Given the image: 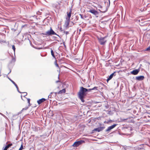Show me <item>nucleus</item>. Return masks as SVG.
I'll return each instance as SVG.
<instances>
[{
  "instance_id": "473e14b6",
  "label": "nucleus",
  "mask_w": 150,
  "mask_h": 150,
  "mask_svg": "<svg viewBox=\"0 0 150 150\" xmlns=\"http://www.w3.org/2000/svg\"><path fill=\"white\" fill-rule=\"evenodd\" d=\"M57 71H58V72H59V73H60V70H59V71L57 70Z\"/></svg>"
},
{
  "instance_id": "0eeeda50",
  "label": "nucleus",
  "mask_w": 150,
  "mask_h": 150,
  "mask_svg": "<svg viewBox=\"0 0 150 150\" xmlns=\"http://www.w3.org/2000/svg\"><path fill=\"white\" fill-rule=\"evenodd\" d=\"M117 125V124H115L110 127H109L108 128V129L106 130V131L107 132H108L110 131V130L113 129V128L115 127Z\"/></svg>"
},
{
  "instance_id": "f8f14e48",
  "label": "nucleus",
  "mask_w": 150,
  "mask_h": 150,
  "mask_svg": "<svg viewBox=\"0 0 150 150\" xmlns=\"http://www.w3.org/2000/svg\"><path fill=\"white\" fill-rule=\"evenodd\" d=\"M71 9L69 12H67V17L66 18V19H70L71 16Z\"/></svg>"
},
{
  "instance_id": "a211bd4d",
  "label": "nucleus",
  "mask_w": 150,
  "mask_h": 150,
  "mask_svg": "<svg viewBox=\"0 0 150 150\" xmlns=\"http://www.w3.org/2000/svg\"><path fill=\"white\" fill-rule=\"evenodd\" d=\"M53 93H54L55 94V95H56L57 93H54V92H51L50 94V95H49V96H48V98H51L52 97V95H51V94H52Z\"/></svg>"
},
{
  "instance_id": "a878e982",
  "label": "nucleus",
  "mask_w": 150,
  "mask_h": 150,
  "mask_svg": "<svg viewBox=\"0 0 150 150\" xmlns=\"http://www.w3.org/2000/svg\"><path fill=\"white\" fill-rule=\"evenodd\" d=\"M23 93L24 94V96H26L27 94V93L26 92H24Z\"/></svg>"
},
{
  "instance_id": "4be33fe9",
  "label": "nucleus",
  "mask_w": 150,
  "mask_h": 150,
  "mask_svg": "<svg viewBox=\"0 0 150 150\" xmlns=\"http://www.w3.org/2000/svg\"><path fill=\"white\" fill-rule=\"evenodd\" d=\"M16 88H17V91H18V92L20 93H21V92H20L19 91V89H18V86H17V87H16Z\"/></svg>"
},
{
  "instance_id": "20e7f679",
  "label": "nucleus",
  "mask_w": 150,
  "mask_h": 150,
  "mask_svg": "<svg viewBox=\"0 0 150 150\" xmlns=\"http://www.w3.org/2000/svg\"><path fill=\"white\" fill-rule=\"evenodd\" d=\"M84 142V141L80 140L75 142L73 144V146L74 147H77L81 145L82 143Z\"/></svg>"
},
{
  "instance_id": "f257e3e1",
  "label": "nucleus",
  "mask_w": 150,
  "mask_h": 150,
  "mask_svg": "<svg viewBox=\"0 0 150 150\" xmlns=\"http://www.w3.org/2000/svg\"><path fill=\"white\" fill-rule=\"evenodd\" d=\"M97 88L98 87H94L92 88L88 89L83 87H81L78 93V97L81 101L83 103L84 102V98L86 95V92L93 90H98Z\"/></svg>"
},
{
  "instance_id": "f03ea898",
  "label": "nucleus",
  "mask_w": 150,
  "mask_h": 150,
  "mask_svg": "<svg viewBox=\"0 0 150 150\" xmlns=\"http://www.w3.org/2000/svg\"><path fill=\"white\" fill-rule=\"evenodd\" d=\"M43 35H45L50 36L51 35H56L58 36H59L52 29V28H50V30H48L45 33H42V34Z\"/></svg>"
},
{
  "instance_id": "5701e85b",
  "label": "nucleus",
  "mask_w": 150,
  "mask_h": 150,
  "mask_svg": "<svg viewBox=\"0 0 150 150\" xmlns=\"http://www.w3.org/2000/svg\"><path fill=\"white\" fill-rule=\"evenodd\" d=\"M64 33H65L66 35H67L69 33L68 32V31H64Z\"/></svg>"
},
{
  "instance_id": "f704fd0d",
  "label": "nucleus",
  "mask_w": 150,
  "mask_h": 150,
  "mask_svg": "<svg viewBox=\"0 0 150 150\" xmlns=\"http://www.w3.org/2000/svg\"><path fill=\"white\" fill-rule=\"evenodd\" d=\"M1 76V71L0 72V76Z\"/></svg>"
},
{
  "instance_id": "7c9ffc66",
  "label": "nucleus",
  "mask_w": 150,
  "mask_h": 150,
  "mask_svg": "<svg viewBox=\"0 0 150 150\" xmlns=\"http://www.w3.org/2000/svg\"><path fill=\"white\" fill-rule=\"evenodd\" d=\"M60 82V81H59V80H58V81H56V83H58V82Z\"/></svg>"
},
{
  "instance_id": "aec40b11",
  "label": "nucleus",
  "mask_w": 150,
  "mask_h": 150,
  "mask_svg": "<svg viewBox=\"0 0 150 150\" xmlns=\"http://www.w3.org/2000/svg\"><path fill=\"white\" fill-rule=\"evenodd\" d=\"M54 64H55V66L57 67H58V68H59V65H58V64L57 63V62H56V61L55 62H54Z\"/></svg>"
},
{
  "instance_id": "9d476101",
  "label": "nucleus",
  "mask_w": 150,
  "mask_h": 150,
  "mask_svg": "<svg viewBox=\"0 0 150 150\" xmlns=\"http://www.w3.org/2000/svg\"><path fill=\"white\" fill-rule=\"evenodd\" d=\"M46 100V99L44 98H42L39 100L37 101V103L38 104H40L42 103L45 101Z\"/></svg>"
},
{
  "instance_id": "dca6fc26",
  "label": "nucleus",
  "mask_w": 150,
  "mask_h": 150,
  "mask_svg": "<svg viewBox=\"0 0 150 150\" xmlns=\"http://www.w3.org/2000/svg\"><path fill=\"white\" fill-rule=\"evenodd\" d=\"M12 145V144H10L6 146L4 150H7L8 148L10 146H11Z\"/></svg>"
},
{
  "instance_id": "c9c22d12",
  "label": "nucleus",
  "mask_w": 150,
  "mask_h": 150,
  "mask_svg": "<svg viewBox=\"0 0 150 150\" xmlns=\"http://www.w3.org/2000/svg\"><path fill=\"white\" fill-rule=\"evenodd\" d=\"M2 42H5V41H2Z\"/></svg>"
},
{
  "instance_id": "6e6552de",
  "label": "nucleus",
  "mask_w": 150,
  "mask_h": 150,
  "mask_svg": "<svg viewBox=\"0 0 150 150\" xmlns=\"http://www.w3.org/2000/svg\"><path fill=\"white\" fill-rule=\"evenodd\" d=\"M89 12L95 15H97L98 14V12L95 10L93 9L90 10L89 11Z\"/></svg>"
},
{
  "instance_id": "ddd939ff",
  "label": "nucleus",
  "mask_w": 150,
  "mask_h": 150,
  "mask_svg": "<svg viewBox=\"0 0 150 150\" xmlns=\"http://www.w3.org/2000/svg\"><path fill=\"white\" fill-rule=\"evenodd\" d=\"M115 73V72H114L107 79V81L108 82L110 80L112 79V78L114 74Z\"/></svg>"
},
{
  "instance_id": "f3484780",
  "label": "nucleus",
  "mask_w": 150,
  "mask_h": 150,
  "mask_svg": "<svg viewBox=\"0 0 150 150\" xmlns=\"http://www.w3.org/2000/svg\"><path fill=\"white\" fill-rule=\"evenodd\" d=\"M51 49V55L54 58H55V57L54 55L53 51L52 50V49Z\"/></svg>"
},
{
  "instance_id": "e433bc0d",
  "label": "nucleus",
  "mask_w": 150,
  "mask_h": 150,
  "mask_svg": "<svg viewBox=\"0 0 150 150\" xmlns=\"http://www.w3.org/2000/svg\"><path fill=\"white\" fill-rule=\"evenodd\" d=\"M72 23H73V24H74V23H73L72 22Z\"/></svg>"
},
{
  "instance_id": "423d86ee",
  "label": "nucleus",
  "mask_w": 150,
  "mask_h": 150,
  "mask_svg": "<svg viewBox=\"0 0 150 150\" xmlns=\"http://www.w3.org/2000/svg\"><path fill=\"white\" fill-rule=\"evenodd\" d=\"M144 78V76H140L136 77L135 79L136 80H138V81H141L143 80Z\"/></svg>"
},
{
  "instance_id": "c85d7f7f",
  "label": "nucleus",
  "mask_w": 150,
  "mask_h": 150,
  "mask_svg": "<svg viewBox=\"0 0 150 150\" xmlns=\"http://www.w3.org/2000/svg\"><path fill=\"white\" fill-rule=\"evenodd\" d=\"M11 72V69H9V72L8 73V74H9V73H10Z\"/></svg>"
},
{
  "instance_id": "b1692460",
  "label": "nucleus",
  "mask_w": 150,
  "mask_h": 150,
  "mask_svg": "<svg viewBox=\"0 0 150 150\" xmlns=\"http://www.w3.org/2000/svg\"><path fill=\"white\" fill-rule=\"evenodd\" d=\"M27 100H28V103L29 105H30V99L29 98H28V99H27Z\"/></svg>"
},
{
  "instance_id": "72a5a7b5",
  "label": "nucleus",
  "mask_w": 150,
  "mask_h": 150,
  "mask_svg": "<svg viewBox=\"0 0 150 150\" xmlns=\"http://www.w3.org/2000/svg\"><path fill=\"white\" fill-rule=\"evenodd\" d=\"M59 75H58V79H59Z\"/></svg>"
},
{
  "instance_id": "39448f33",
  "label": "nucleus",
  "mask_w": 150,
  "mask_h": 150,
  "mask_svg": "<svg viewBox=\"0 0 150 150\" xmlns=\"http://www.w3.org/2000/svg\"><path fill=\"white\" fill-rule=\"evenodd\" d=\"M139 71V69H134L131 72V74L134 75H137Z\"/></svg>"
},
{
  "instance_id": "cd10ccee",
  "label": "nucleus",
  "mask_w": 150,
  "mask_h": 150,
  "mask_svg": "<svg viewBox=\"0 0 150 150\" xmlns=\"http://www.w3.org/2000/svg\"><path fill=\"white\" fill-rule=\"evenodd\" d=\"M12 60L13 61L15 62V59L14 58L12 59Z\"/></svg>"
},
{
  "instance_id": "2eb2a0df",
  "label": "nucleus",
  "mask_w": 150,
  "mask_h": 150,
  "mask_svg": "<svg viewBox=\"0 0 150 150\" xmlns=\"http://www.w3.org/2000/svg\"><path fill=\"white\" fill-rule=\"evenodd\" d=\"M8 78V79L12 82V83H13L16 87H17V85L16 83L13 80H12L11 79L9 78L8 76H7Z\"/></svg>"
},
{
  "instance_id": "bb28decb",
  "label": "nucleus",
  "mask_w": 150,
  "mask_h": 150,
  "mask_svg": "<svg viewBox=\"0 0 150 150\" xmlns=\"http://www.w3.org/2000/svg\"><path fill=\"white\" fill-rule=\"evenodd\" d=\"M80 16H81V18H82V19H83V16L81 14H80Z\"/></svg>"
},
{
  "instance_id": "393cba45",
  "label": "nucleus",
  "mask_w": 150,
  "mask_h": 150,
  "mask_svg": "<svg viewBox=\"0 0 150 150\" xmlns=\"http://www.w3.org/2000/svg\"><path fill=\"white\" fill-rule=\"evenodd\" d=\"M146 50H150V46L148 47Z\"/></svg>"
},
{
  "instance_id": "2f4dec72",
  "label": "nucleus",
  "mask_w": 150,
  "mask_h": 150,
  "mask_svg": "<svg viewBox=\"0 0 150 150\" xmlns=\"http://www.w3.org/2000/svg\"><path fill=\"white\" fill-rule=\"evenodd\" d=\"M27 109V108H23V110H26Z\"/></svg>"
},
{
  "instance_id": "7ed1b4c3",
  "label": "nucleus",
  "mask_w": 150,
  "mask_h": 150,
  "mask_svg": "<svg viewBox=\"0 0 150 150\" xmlns=\"http://www.w3.org/2000/svg\"><path fill=\"white\" fill-rule=\"evenodd\" d=\"M105 37H98L99 42L101 45H104L106 42V40H105Z\"/></svg>"
},
{
  "instance_id": "6ab92c4d",
  "label": "nucleus",
  "mask_w": 150,
  "mask_h": 150,
  "mask_svg": "<svg viewBox=\"0 0 150 150\" xmlns=\"http://www.w3.org/2000/svg\"><path fill=\"white\" fill-rule=\"evenodd\" d=\"M12 48L14 52H15L16 50V48L14 45H13L12 46Z\"/></svg>"
},
{
  "instance_id": "4468645a",
  "label": "nucleus",
  "mask_w": 150,
  "mask_h": 150,
  "mask_svg": "<svg viewBox=\"0 0 150 150\" xmlns=\"http://www.w3.org/2000/svg\"><path fill=\"white\" fill-rule=\"evenodd\" d=\"M66 90L65 89H63L62 90L60 91L57 93L58 94H62L63 93H64L65 92Z\"/></svg>"
},
{
  "instance_id": "9b49d317",
  "label": "nucleus",
  "mask_w": 150,
  "mask_h": 150,
  "mask_svg": "<svg viewBox=\"0 0 150 150\" xmlns=\"http://www.w3.org/2000/svg\"><path fill=\"white\" fill-rule=\"evenodd\" d=\"M66 21L65 22V25L66 27L68 28V26L69 25V22L70 21V19H66Z\"/></svg>"
},
{
  "instance_id": "412c9836",
  "label": "nucleus",
  "mask_w": 150,
  "mask_h": 150,
  "mask_svg": "<svg viewBox=\"0 0 150 150\" xmlns=\"http://www.w3.org/2000/svg\"><path fill=\"white\" fill-rule=\"evenodd\" d=\"M23 149V144H22L19 149L20 150H22Z\"/></svg>"
},
{
  "instance_id": "1a4fd4ad",
  "label": "nucleus",
  "mask_w": 150,
  "mask_h": 150,
  "mask_svg": "<svg viewBox=\"0 0 150 150\" xmlns=\"http://www.w3.org/2000/svg\"><path fill=\"white\" fill-rule=\"evenodd\" d=\"M104 128V127H100L97 128L93 130L97 131L98 132H100L102 131Z\"/></svg>"
},
{
  "instance_id": "c756f323",
  "label": "nucleus",
  "mask_w": 150,
  "mask_h": 150,
  "mask_svg": "<svg viewBox=\"0 0 150 150\" xmlns=\"http://www.w3.org/2000/svg\"><path fill=\"white\" fill-rule=\"evenodd\" d=\"M39 13H40V12H39V11H38V12H37V14H38V15H40V14H39Z\"/></svg>"
}]
</instances>
